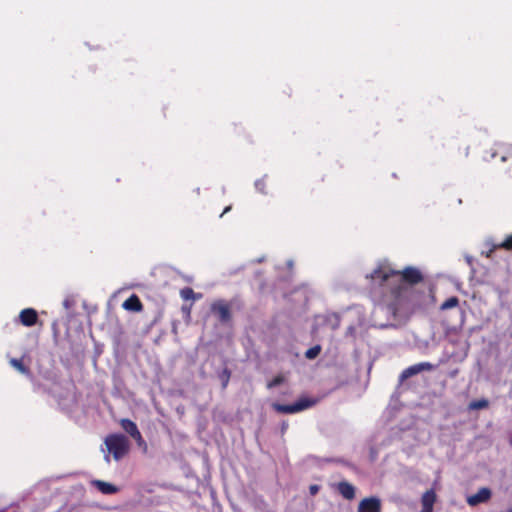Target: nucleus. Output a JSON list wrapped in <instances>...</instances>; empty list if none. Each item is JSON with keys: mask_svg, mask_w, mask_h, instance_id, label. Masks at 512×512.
Wrapping results in <instances>:
<instances>
[{"mask_svg": "<svg viewBox=\"0 0 512 512\" xmlns=\"http://www.w3.org/2000/svg\"><path fill=\"white\" fill-rule=\"evenodd\" d=\"M367 278L372 287L381 289L384 296L388 297V306L394 315L410 314L421 305L423 293L414 287L424 280L418 268L407 266L403 270H395L384 261Z\"/></svg>", "mask_w": 512, "mask_h": 512, "instance_id": "nucleus-1", "label": "nucleus"}, {"mask_svg": "<svg viewBox=\"0 0 512 512\" xmlns=\"http://www.w3.org/2000/svg\"><path fill=\"white\" fill-rule=\"evenodd\" d=\"M105 446L116 461L125 457L130 450L128 438L120 433H113L106 436L104 440Z\"/></svg>", "mask_w": 512, "mask_h": 512, "instance_id": "nucleus-2", "label": "nucleus"}, {"mask_svg": "<svg viewBox=\"0 0 512 512\" xmlns=\"http://www.w3.org/2000/svg\"><path fill=\"white\" fill-rule=\"evenodd\" d=\"M317 402V399L304 397L293 404L273 403L272 408L278 413L294 414L313 407Z\"/></svg>", "mask_w": 512, "mask_h": 512, "instance_id": "nucleus-3", "label": "nucleus"}, {"mask_svg": "<svg viewBox=\"0 0 512 512\" xmlns=\"http://www.w3.org/2000/svg\"><path fill=\"white\" fill-rule=\"evenodd\" d=\"M435 368H436V366L430 362H420V363L411 365L401 372V374L399 376V381L404 382L405 380H407L408 378H410L414 375H417L423 371H432Z\"/></svg>", "mask_w": 512, "mask_h": 512, "instance_id": "nucleus-4", "label": "nucleus"}, {"mask_svg": "<svg viewBox=\"0 0 512 512\" xmlns=\"http://www.w3.org/2000/svg\"><path fill=\"white\" fill-rule=\"evenodd\" d=\"M211 311L218 316L222 323H227L231 320L230 307L228 303L223 300H218L211 305Z\"/></svg>", "mask_w": 512, "mask_h": 512, "instance_id": "nucleus-5", "label": "nucleus"}, {"mask_svg": "<svg viewBox=\"0 0 512 512\" xmlns=\"http://www.w3.org/2000/svg\"><path fill=\"white\" fill-rule=\"evenodd\" d=\"M381 500L378 497H367L360 501L358 512H381Z\"/></svg>", "mask_w": 512, "mask_h": 512, "instance_id": "nucleus-6", "label": "nucleus"}, {"mask_svg": "<svg viewBox=\"0 0 512 512\" xmlns=\"http://www.w3.org/2000/svg\"><path fill=\"white\" fill-rule=\"evenodd\" d=\"M492 496V492L487 487L480 488L477 493L471 495L467 499V503L470 506H476L480 503L487 502Z\"/></svg>", "mask_w": 512, "mask_h": 512, "instance_id": "nucleus-7", "label": "nucleus"}, {"mask_svg": "<svg viewBox=\"0 0 512 512\" xmlns=\"http://www.w3.org/2000/svg\"><path fill=\"white\" fill-rule=\"evenodd\" d=\"M19 319L21 324L26 327L34 326L38 321L37 311L33 308H25L20 312Z\"/></svg>", "mask_w": 512, "mask_h": 512, "instance_id": "nucleus-8", "label": "nucleus"}, {"mask_svg": "<svg viewBox=\"0 0 512 512\" xmlns=\"http://www.w3.org/2000/svg\"><path fill=\"white\" fill-rule=\"evenodd\" d=\"M436 493L434 489L427 490L421 497V512H433V506L436 502Z\"/></svg>", "mask_w": 512, "mask_h": 512, "instance_id": "nucleus-9", "label": "nucleus"}, {"mask_svg": "<svg viewBox=\"0 0 512 512\" xmlns=\"http://www.w3.org/2000/svg\"><path fill=\"white\" fill-rule=\"evenodd\" d=\"M336 489L340 495L346 500H352L355 498V487L347 482L341 481L336 485Z\"/></svg>", "mask_w": 512, "mask_h": 512, "instance_id": "nucleus-10", "label": "nucleus"}, {"mask_svg": "<svg viewBox=\"0 0 512 512\" xmlns=\"http://www.w3.org/2000/svg\"><path fill=\"white\" fill-rule=\"evenodd\" d=\"M122 307L127 311L140 312L143 304L136 294H132L123 302Z\"/></svg>", "mask_w": 512, "mask_h": 512, "instance_id": "nucleus-11", "label": "nucleus"}, {"mask_svg": "<svg viewBox=\"0 0 512 512\" xmlns=\"http://www.w3.org/2000/svg\"><path fill=\"white\" fill-rule=\"evenodd\" d=\"M91 484L105 495L115 494L119 491L117 486L102 480H93Z\"/></svg>", "mask_w": 512, "mask_h": 512, "instance_id": "nucleus-12", "label": "nucleus"}, {"mask_svg": "<svg viewBox=\"0 0 512 512\" xmlns=\"http://www.w3.org/2000/svg\"><path fill=\"white\" fill-rule=\"evenodd\" d=\"M498 249H504L506 251H512V233L508 235L502 242L493 244L489 252L487 253V257H490L491 253Z\"/></svg>", "mask_w": 512, "mask_h": 512, "instance_id": "nucleus-13", "label": "nucleus"}, {"mask_svg": "<svg viewBox=\"0 0 512 512\" xmlns=\"http://www.w3.org/2000/svg\"><path fill=\"white\" fill-rule=\"evenodd\" d=\"M120 426L130 436H133L139 431L136 423L127 418H123L120 420Z\"/></svg>", "mask_w": 512, "mask_h": 512, "instance_id": "nucleus-14", "label": "nucleus"}, {"mask_svg": "<svg viewBox=\"0 0 512 512\" xmlns=\"http://www.w3.org/2000/svg\"><path fill=\"white\" fill-rule=\"evenodd\" d=\"M10 364L16 369L18 370L20 373L22 374H25V375H28L30 374V369L24 365L22 359H16V358H12L10 360Z\"/></svg>", "mask_w": 512, "mask_h": 512, "instance_id": "nucleus-15", "label": "nucleus"}, {"mask_svg": "<svg viewBox=\"0 0 512 512\" xmlns=\"http://www.w3.org/2000/svg\"><path fill=\"white\" fill-rule=\"evenodd\" d=\"M459 304V299L456 296H452L446 299L440 306L441 310H448L457 307Z\"/></svg>", "mask_w": 512, "mask_h": 512, "instance_id": "nucleus-16", "label": "nucleus"}, {"mask_svg": "<svg viewBox=\"0 0 512 512\" xmlns=\"http://www.w3.org/2000/svg\"><path fill=\"white\" fill-rule=\"evenodd\" d=\"M489 405L488 400L486 399H480L470 402L469 409L470 410H479V409H485Z\"/></svg>", "mask_w": 512, "mask_h": 512, "instance_id": "nucleus-17", "label": "nucleus"}, {"mask_svg": "<svg viewBox=\"0 0 512 512\" xmlns=\"http://www.w3.org/2000/svg\"><path fill=\"white\" fill-rule=\"evenodd\" d=\"M321 352V346L320 345H315L311 348H309L306 352H305V357L307 359H315Z\"/></svg>", "mask_w": 512, "mask_h": 512, "instance_id": "nucleus-18", "label": "nucleus"}, {"mask_svg": "<svg viewBox=\"0 0 512 512\" xmlns=\"http://www.w3.org/2000/svg\"><path fill=\"white\" fill-rule=\"evenodd\" d=\"M180 296L184 300L195 299V293H194L193 289L190 287H185V288L181 289Z\"/></svg>", "mask_w": 512, "mask_h": 512, "instance_id": "nucleus-19", "label": "nucleus"}, {"mask_svg": "<svg viewBox=\"0 0 512 512\" xmlns=\"http://www.w3.org/2000/svg\"><path fill=\"white\" fill-rule=\"evenodd\" d=\"M255 188L262 194L267 193V183L265 178H261L255 181Z\"/></svg>", "mask_w": 512, "mask_h": 512, "instance_id": "nucleus-20", "label": "nucleus"}, {"mask_svg": "<svg viewBox=\"0 0 512 512\" xmlns=\"http://www.w3.org/2000/svg\"><path fill=\"white\" fill-rule=\"evenodd\" d=\"M231 372L229 369L225 368L220 376L222 380V387L226 388L230 379Z\"/></svg>", "mask_w": 512, "mask_h": 512, "instance_id": "nucleus-21", "label": "nucleus"}, {"mask_svg": "<svg viewBox=\"0 0 512 512\" xmlns=\"http://www.w3.org/2000/svg\"><path fill=\"white\" fill-rule=\"evenodd\" d=\"M506 150H507V153H506V154H502L501 152H494V153L492 154V157L499 156V157H500V159H501V161H503V162H504V161H506L509 157H511V156H512V148H511V147H509V148H507Z\"/></svg>", "mask_w": 512, "mask_h": 512, "instance_id": "nucleus-22", "label": "nucleus"}, {"mask_svg": "<svg viewBox=\"0 0 512 512\" xmlns=\"http://www.w3.org/2000/svg\"><path fill=\"white\" fill-rule=\"evenodd\" d=\"M137 443L138 446L140 447H144L145 449L147 448V445H146V442L145 440L143 439L140 431H138L136 434H134L133 436H131Z\"/></svg>", "mask_w": 512, "mask_h": 512, "instance_id": "nucleus-23", "label": "nucleus"}, {"mask_svg": "<svg viewBox=\"0 0 512 512\" xmlns=\"http://www.w3.org/2000/svg\"><path fill=\"white\" fill-rule=\"evenodd\" d=\"M283 377L278 375L276 377H274L269 383H268V388H273V387H276L278 385H280L282 382H283Z\"/></svg>", "mask_w": 512, "mask_h": 512, "instance_id": "nucleus-24", "label": "nucleus"}, {"mask_svg": "<svg viewBox=\"0 0 512 512\" xmlns=\"http://www.w3.org/2000/svg\"><path fill=\"white\" fill-rule=\"evenodd\" d=\"M309 491H310V494L311 495H316L319 491V486L318 485H311L309 487Z\"/></svg>", "mask_w": 512, "mask_h": 512, "instance_id": "nucleus-25", "label": "nucleus"}, {"mask_svg": "<svg viewBox=\"0 0 512 512\" xmlns=\"http://www.w3.org/2000/svg\"><path fill=\"white\" fill-rule=\"evenodd\" d=\"M230 210H231V206H227V207L223 210V212L221 213V215H220V216L222 217L224 214L228 213Z\"/></svg>", "mask_w": 512, "mask_h": 512, "instance_id": "nucleus-26", "label": "nucleus"}, {"mask_svg": "<svg viewBox=\"0 0 512 512\" xmlns=\"http://www.w3.org/2000/svg\"><path fill=\"white\" fill-rule=\"evenodd\" d=\"M508 512H512V509H511V510H509Z\"/></svg>", "mask_w": 512, "mask_h": 512, "instance_id": "nucleus-27", "label": "nucleus"}]
</instances>
